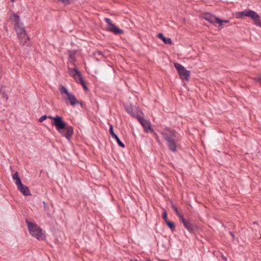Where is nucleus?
<instances>
[{"label":"nucleus","mask_w":261,"mask_h":261,"mask_svg":"<svg viewBox=\"0 0 261 261\" xmlns=\"http://www.w3.org/2000/svg\"><path fill=\"white\" fill-rule=\"evenodd\" d=\"M47 118L53 120L52 125H55L56 129L62 136L70 140L73 134V128L71 125H68L63 120L62 117L57 115L55 117L51 116H47L44 115L39 118V121L42 122Z\"/></svg>","instance_id":"nucleus-1"},{"label":"nucleus","mask_w":261,"mask_h":261,"mask_svg":"<svg viewBox=\"0 0 261 261\" xmlns=\"http://www.w3.org/2000/svg\"><path fill=\"white\" fill-rule=\"evenodd\" d=\"M10 19L14 24V29L17 33L18 38L22 43V45H24L29 38L27 36L23 23L20 21L19 16L16 14H13L10 17Z\"/></svg>","instance_id":"nucleus-2"},{"label":"nucleus","mask_w":261,"mask_h":261,"mask_svg":"<svg viewBox=\"0 0 261 261\" xmlns=\"http://www.w3.org/2000/svg\"><path fill=\"white\" fill-rule=\"evenodd\" d=\"M162 134L168 143L169 149L172 152H176L178 147V140L176 138L175 130L167 128L162 131Z\"/></svg>","instance_id":"nucleus-3"},{"label":"nucleus","mask_w":261,"mask_h":261,"mask_svg":"<svg viewBox=\"0 0 261 261\" xmlns=\"http://www.w3.org/2000/svg\"><path fill=\"white\" fill-rule=\"evenodd\" d=\"M243 16L251 17L255 25L261 27L260 17L255 12L251 10L246 9L242 12H238L236 14V17L237 18H241Z\"/></svg>","instance_id":"nucleus-4"},{"label":"nucleus","mask_w":261,"mask_h":261,"mask_svg":"<svg viewBox=\"0 0 261 261\" xmlns=\"http://www.w3.org/2000/svg\"><path fill=\"white\" fill-rule=\"evenodd\" d=\"M26 222L28 224V229L31 234L38 240H43L44 238V235L42 233V229L36 224H33L26 219Z\"/></svg>","instance_id":"nucleus-5"},{"label":"nucleus","mask_w":261,"mask_h":261,"mask_svg":"<svg viewBox=\"0 0 261 261\" xmlns=\"http://www.w3.org/2000/svg\"><path fill=\"white\" fill-rule=\"evenodd\" d=\"M68 69L69 74L72 76L77 83L81 84L85 90H87L88 87L84 80L82 74L79 71L77 68L74 67L72 68L69 66Z\"/></svg>","instance_id":"nucleus-6"},{"label":"nucleus","mask_w":261,"mask_h":261,"mask_svg":"<svg viewBox=\"0 0 261 261\" xmlns=\"http://www.w3.org/2000/svg\"><path fill=\"white\" fill-rule=\"evenodd\" d=\"M174 66L178 71L181 79L182 81H189L190 77V71L187 70L184 66L177 63H174Z\"/></svg>","instance_id":"nucleus-7"},{"label":"nucleus","mask_w":261,"mask_h":261,"mask_svg":"<svg viewBox=\"0 0 261 261\" xmlns=\"http://www.w3.org/2000/svg\"><path fill=\"white\" fill-rule=\"evenodd\" d=\"M60 91L62 94H65L67 96V99L70 101L71 105L74 106L80 103V101L76 99L75 96L73 94L69 93L65 87L61 86L60 88Z\"/></svg>","instance_id":"nucleus-8"},{"label":"nucleus","mask_w":261,"mask_h":261,"mask_svg":"<svg viewBox=\"0 0 261 261\" xmlns=\"http://www.w3.org/2000/svg\"><path fill=\"white\" fill-rule=\"evenodd\" d=\"M105 20L108 25L107 28V30L108 31L113 32L116 35H119L123 33V31L117 28L114 24H113L110 18H105Z\"/></svg>","instance_id":"nucleus-9"},{"label":"nucleus","mask_w":261,"mask_h":261,"mask_svg":"<svg viewBox=\"0 0 261 261\" xmlns=\"http://www.w3.org/2000/svg\"><path fill=\"white\" fill-rule=\"evenodd\" d=\"M203 17L206 20L209 21L211 23H215L217 22L219 23L220 26L223 25V21L221 20L219 18L216 17L215 16L209 13H204L203 14Z\"/></svg>","instance_id":"nucleus-10"},{"label":"nucleus","mask_w":261,"mask_h":261,"mask_svg":"<svg viewBox=\"0 0 261 261\" xmlns=\"http://www.w3.org/2000/svg\"><path fill=\"white\" fill-rule=\"evenodd\" d=\"M138 120L146 132H149V131L153 132V129L151 127V123L149 120L141 116L138 117Z\"/></svg>","instance_id":"nucleus-11"},{"label":"nucleus","mask_w":261,"mask_h":261,"mask_svg":"<svg viewBox=\"0 0 261 261\" xmlns=\"http://www.w3.org/2000/svg\"><path fill=\"white\" fill-rule=\"evenodd\" d=\"M182 223H183L185 227L190 232H192L196 229V225L192 223L190 221L187 220L184 218V217L182 219H181Z\"/></svg>","instance_id":"nucleus-12"},{"label":"nucleus","mask_w":261,"mask_h":261,"mask_svg":"<svg viewBox=\"0 0 261 261\" xmlns=\"http://www.w3.org/2000/svg\"><path fill=\"white\" fill-rule=\"evenodd\" d=\"M110 134L112 135L113 138H115L118 143V145L122 148L125 147L124 144L120 141L118 136L114 133L113 130V125H110V130H109Z\"/></svg>","instance_id":"nucleus-13"},{"label":"nucleus","mask_w":261,"mask_h":261,"mask_svg":"<svg viewBox=\"0 0 261 261\" xmlns=\"http://www.w3.org/2000/svg\"><path fill=\"white\" fill-rule=\"evenodd\" d=\"M17 189L25 196H30L31 195L29 188L23 184L18 187Z\"/></svg>","instance_id":"nucleus-14"},{"label":"nucleus","mask_w":261,"mask_h":261,"mask_svg":"<svg viewBox=\"0 0 261 261\" xmlns=\"http://www.w3.org/2000/svg\"><path fill=\"white\" fill-rule=\"evenodd\" d=\"M158 37L159 38L161 39L165 44L170 45L172 44V40L171 39V38L165 37L162 33H160L158 34Z\"/></svg>","instance_id":"nucleus-15"},{"label":"nucleus","mask_w":261,"mask_h":261,"mask_svg":"<svg viewBox=\"0 0 261 261\" xmlns=\"http://www.w3.org/2000/svg\"><path fill=\"white\" fill-rule=\"evenodd\" d=\"M0 92L2 94L3 98H5L6 100H7L8 96L7 94L8 90L7 89V87L6 86H2L0 89Z\"/></svg>","instance_id":"nucleus-16"},{"label":"nucleus","mask_w":261,"mask_h":261,"mask_svg":"<svg viewBox=\"0 0 261 261\" xmlns=\"http://www.w3.org/2000/svg\"><path fill=\"white\" fill-rule=\"evenodd\" d=\"M171 207L173 209V210L175 211L176 215L179 217L180 219H182V218L184 217V216L178 212L177 207L173 204H172Z\"/></svg>","instance_id":"nucleus-17"},{"label":"nucleus","mask_w":261,"mask_h":261,"mask_svg":"<svg viewBox=\"0 0 261 261\" xmlns=\"http://www.w3.org/2000/svg\"><path fill=\"white\" fill-rule=\"evenodd\" d=\"M166 223L172 231L175 230V224L173 222L170 221L169 220V221H167L166 222Z\"/></svg>","instance_id":"nucleus-18"},{"label":"nucleus","mask_w":261,"mask_h":261,"mask_svg":"<svg viewBox=\"0 0 261 261\" xmlns=\"http://www.w3.org/2000/svg\"><path fill=\"white\" fill-rule=\"evenodd\" d=\"M163 218L165 221V222L169 221L167 218V213L166 211H164V212L163 213Z\"/></svg>","instance_id":"nucleus-19"},{"label":"nucleus","mask_w":261,"mask_h":261,"mask_svg":"<svg viewBox=\"0 0 261 261\" xmlns=\"http://www.w3.org/2000/svg\"><path fill=\"white\" fill-rule=\"evenodd\" d=\"M15 184L16 185L17 188L22 184L20 177L15 180Z\"/></svg>","instance_id":"nucleus-20"},{"label":"nucleus","mask_w":261,"mask_h":261,"mask_svg":"<svg viewBox=\"0 0 261 261\" xmlns=\"http://www.w3.org/2000/svg\"><path fill=\"white\" fill-rule=\"evenodd\" d=\"M59 2H62V3L65 5H68L70 3V0H58Z\"/></svg>","instance_id":"nucleus-21"},{"label":"nucleus","mask_w":261,"mask_h":261,"mask_svg":"<svg viewBox=\"0 0 261 261\" xmlns=\"http://www.w3.org/2000/svg\"><path fill=\"white\" fill-rule=\"evenodd\" d=\"M12 178L14 180H16V179H18L19 178L18 176V173L17 172H16L12 176Z\"/></svg>","instance_id":"nucleus-22"},{"label":"nucleus","mask_w":261,"mask_h":261,"mask_svg":"<svg viewBox=\"0 0 261 261\" xmlns=\"http://www.w3.org/2000/svg\"><path fill=\"white\" fill-rule=\"evenodd\" d=\"M254 80L256 82H258L261 84V75L259 77L254 78Z\"/></svg>","instance_id":"nucleus-23"},{"label":"nucleus","mask_w":261,"mask_h":261,"mask_svg":"<svg viewBox=\"0 0 261 261\" xmlns=\"http://www.w3.org/2000/svg\"><path fill=\"white\" fill-rule=\"evenodd\" d=\"M155 136H156V139L157 142H159V143H160V139H159L158 136H157L156 134H155Z\"/></svg>","instance_id":"nucleus-24"},{"label":"nucleus","mask_w":261,"mask_h":261,"mask_svg":"<svg viewBox=\"0 0 261 261\" xmlns=\"http://www.w3.org/2000/svg\"><path fill=\"white\" fill-rule=\"evenodd\" d=\"M230 234L232 236V239H234V234L232 232H230Z\"/></svg>","instance_id":"nucleus-25"},{"label":"nucleus","mask_w":261,"mask_h":261,"mask_svg":"<svg viewBox=\"0 0 261 261\" xmlns=\"http://www.w3.org/2000/svg\"><path fill=\"white\" fill-rule=\"evenodd\" d=\"M43 204L44 205V210H45V206H46V204L44 201L43 202Z\"/></svg>","instance_id":"nucleus-26"},{"label":"nucleus","mask_w":261,"mask_h":261,"mask_svg":"<svg viewBox=\"0 0 261 261\" xmlns=\"http://www.w3.org/2000/svg\"><path fill=\"white\" fill-rule=\"evenodd\" d=\"M224 22L227 23L228 22V20H225V21H224Z\"/></svg>","instance_id":"nucleus-27"},{"label":"nucleus","mask_w":261,"mask_h":261,"mask_svg":"<svg viewBox=\"0 0 261 261\" xmlns=\"http://www.w3.org/2000/svg\"><path fill=\"white\" fill-rule=\"evenodd\" d=\"M11 1L12 2H14V0H11Z\"/></svg>","instance_id":"nucleus-28"},{"label":"nucleus","mask_w":261,"mask_h":261,"mask_svg":"<svg viewBox=\"0 0 261 261\" xmlns=\"http://www.w3.org/2000/svg\"><path fill=\"white\" fill-rule=\"evenodd\" d=\"M11 1L12 2H14V0H11Z\"/></svg>","instance_id":"nucleus-29"}]
</instances>
